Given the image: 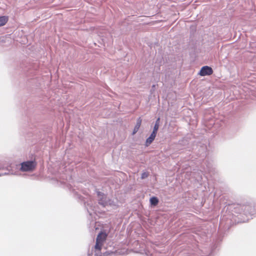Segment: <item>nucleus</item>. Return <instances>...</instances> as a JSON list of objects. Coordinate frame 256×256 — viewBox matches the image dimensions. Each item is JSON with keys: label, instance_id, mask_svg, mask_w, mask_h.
<instances>
[{"label": "nucleus", "instance_id": "obj_7", "mask_svg": "<svg viewBox=\"0 0 256 256\" xmlns=\"http://www.w3.org/2000/svg\"><path fill=\"white\" fill-rule=\"evenodd\" d=\"M8 21V17L6 16H0V26H3Z\"/></svg>", "mask_w": 256, "mask_h": 256}, {"label": "nucleus", "instance_id": "obj_11", "mask_svg": "<svg viewBox=\"0 0 256 256\" xmlns=\"http://www.w3.org/2000/svg\"><path fill=\"white\" fill-rule=\"evenodd\" d=\"M7 174L6 173H4V174ZM4 174H0V176H3Z\"/></svg>", "mask_w": 256, "mask_h": 256}, {"label": "nucleus", "instance_id": "obj_9", "mask_svg": "<svg viewBox=\"0 0 256 256\" xmlns=\"http://www.w3.org/2000/svg\"><path fill=\"white\" fill-rule=\"evenodd\" d=\"M158 202V199L156 197H152L150 198V204L152 206H156Z\"/></svg>", "mask_w": 256, "mask_h": 256}, {"label": "nucleus", "instance_id": "obj_10", "mask_svg": "<svg viewBox=\"0 0 256 256\" xmlns=\"http://www.w3.org/2000/svg\"><path fill=\"white\" fill-rule=\"evenodd\" d=\"M148 176V174L147 172H144L142 173L141 176L142 179H144L146 178Z\"/></svg>", "mask_w": 256, "mask_h": 256}, {"label": "nucleus", "instance_id": "obj_5", "mask_svg": "<svg viewBox=\"0 0 256 256\" xmlns=\"http://www.w3.org/2000/svg\"><path fill=\"white\" fill-rule=\"evenodd\" d=\"M156 133L152 132L150 136L146 139V146H149L152 144L153 140H154Z\"/></svg>", "mask_w": 256, "mask_h": 256}, {"label": "nucleus", "instance_id": "obj_2", "mask_svg": "<svg viewBox=\"0 0 256 256\" xmlns=\"http://www.w3.org/2000/svg\"><path fill=\"white\" fill-rule=\"evenodd\" d=\"M107 236L108 234L106 232H101L98 234L96 239V244L94 246L96 250H100L104 242L106 240Z\"/></svg>", "mask_w": 256, "mask_h": 256}, {"label": "nucleus", "instance_id": "obj_6", "mask_svg": "<svg viewBox=\"0 0 256 256\" xmlns=\"http://www.w3.org/2000/svg\"><path fill=\"white\" fill-rule=\"evenodd\" d=\"M142 123V120L140 118H138L137 120L136 124L134 128L132 134H134L139 130Z\"/></svg>", "mask_w": 256, "mask_h": 256}, {"label": "nucleus", "instance_id": "obj_8", "mask_svg": "<svg viewBox=\"0 0 256 256\" xmlns=\"http://www.w3.org/2000/svg\"><path fill=\"white\" fill-rule=\"evenodd\" d=\"M160 118H158L156 120L152 132L157 133V132L159 128Z\"/></svg>", "mask_w": 256, "mask_h": 256}, {"label": "nucleus", "instance_id": "obj_3", "mask_svg": "<svg viewBox=\"0 0 256 256\" xmlns=\"http://www.w3.org/2000/svg\"><path fill=\"white\" fill-rule=\"evenodd\" d=\"M34 168V164L33 162L28 161L21 164L20 170L22 171H31Z\"/></svg>", "mask_w": 256, "mask_h": 256}, {"label": "nucleus", "instance_id": "obj_12", "mask_svg": "<svg viewBox=\"0 0 256 256\" xmlns=\"http://www.w3.org/2000/svg\"><path fill=\"white\" fill-rule=\"evenodd\" d=\"M4 168L2 167L1 166H0V170H1V169H4Z\"/></svg>", "mask_w": 256, "mask_h": 256}, {"label": "nucleus", "instance_id": "obj_4", "mask_svg": "<svg viewBox=\"0 0 256 256\" xmlns=\"http://www.w3.org/2000/svg\"><path fill=\"white\" fill-rule=\"evenodd\" d=\"M213 73L212 69L208 66H202L199 72L201 76H210Z\"/></svg>", "mask_w": 256, "mask_h": 256}, {"label": "nucleus", "instance_id": "obj_1", "mask_svg": "<svg viewBox=\"0 0 256 256\" xmlns=\"http://www.w3.org/2000/svg\"><path fill=\"white\" fill-rule=\"evenodd\" d=\"M97 195L98 196V204L103 207H105L107 206L115 205L114 202L110 200L103 193L98 192H97Z\"/></svg>", "mask_w": 256, "mask_h": 256}]
</instances>
